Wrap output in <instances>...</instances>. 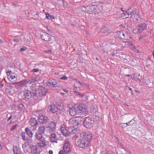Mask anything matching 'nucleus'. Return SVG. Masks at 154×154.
I'll list each match as a JSON object with an SVG mask.
<instances>
[{"label":"nucleus","mask_w":154,"mask_h":154,"mask_svg":"<svg viewBox=\"0 0 154 154\" xmlns=\"http://www.w3.org/2000/svg\"><path fill=\"white\" fill-rule=\"evenodd\" d=\"M13 150L14 154H21L20 149L17 146L14 147Z\"/></svg>","instance_id":"obj_23"},{"label":"nucleus","mask_w":154,"mask_h":154,"mask_svg":"<svg viewBox=\"0 0 154 154\" xmlns=\"http://www.w3.org/2000/svg\"><path fill=\"white\" fill-rule=\"evenodd\" d=\"M8 78L9 81L11 82L12 84L14 85L18 83L16 82H13L17 81V75L16 74L14 73H12L10 71L7 72Z\"/></svg>","instance_id":"obj_3"},{"label":"nucleus","mask_w":154,"mask_h":154,"mask_svg":"<svg viewBox=\"0 0 154 154\" xmlns=\"http://www.w3.org/2000/svg\"><path fill=\"white\" fill-rule=\"evenodd\" d=\"M133 32L134 34L140 33V30L137 26L133 30Z\"/></svg>","instance_id":"obj_36"},{"label":"nucleus","mask_w":154,"mask_h":154,"mask_svg":"<svg viewBox=\"0 0 154 154\" xmlns=\"http://www.w3.org/2000/svg\"><path fill=\"white\" fill-rule=\"evenodd\" d=\"M29 99V98H27L26 97H25L24 98V99L26 100H28Z\"/></svg>","instance_id":"obj_56"},{"label":"nucleus","mask_w":154,"mask_h":154,"mask_svg":"<svg viewBox=\"0 0 154 154\" xmlns=\"http://www.w3.org/2000/svg\"><path fill=\"white\" fill-rule=\"evenodd\" d=\"M16 107L15 105L14 104H13L11 106V108L12 109H14Z\"/></svg>","instance_id":"obj_52"},{"label":"nucleus","mask_w":154,"mask_h":154,"mask_svg":"<svg viewBox=\"0 0 154 154\" xmlns=\"http://www.w3.org/2000/svg\"><path fill=\"white\" fill-rule=\"evenodd\" d=\"M139 30H140V33L142 32L143 30L146 29V26L145 23H142L140 24L137 26Z\"/></svg>","instance_id":"obj_20"},{"label":"nucleus","mask_w":154,"mask_h":154,"mask_svg":"<svg viewBox=\"0 0 154 154\" xmlns=\"http://www.w3.org/2000/svg\"><path fill=\"white\" fill-rule=\"evenodd\" d=\"M77 110L83 115H86L88 112L87 106L84 104H80L76 106Z\"/></svg>","instance_id":"obj_2"},{"label":"nucleus","mask_w":154,"mask_h":154,"mask_svg":"<svg viewBox=\"0 0 154 154\" xmlns=\"http://www.w3.org/2000/svg\"><path fill=\"white\" fill-rule=\"evenodd\" d=\"M81 85H82V84L80 82H76L75 83V86H76V88H77V86L78 87H79Z\"/></svg>","instance_id":"obj_40"},{"label":"nucleus","mask_w":154,"mask_h":154,"mask_svg":"<svg viewBox=\"0 0 154 154\" xmlns=\"http://www.w3.org/2000/svg\"><path fill=\"white\" fill-rule=\"evenodd\" d=\"M69 113L72 116H74L76 114L77 111L75 108L72 107L70 108L69 109Z\"/></svg>","instance_id":"obj_22"},{"label":"nucleus","mask_w":154,"mask_h":154,"mask_svg":"<svg viewBox=\"0 0 154 154\" xmlns=\"http://www.w3.org/2000/svg\"><path fill=\"white\" fill-rule=\"evenodd\" d=\"M50 85H52L54 86L56 85L57 84V82L54 79H52L49 80L48 82Z\"/></svg>","instance_id":"obj_27"},{"label":"nucleus","mask_w":154,"mask_h":154,"mask_svg":"<svg viewBox=\"0 0 154 154\" xmlns=\"http://www.w3.org/2000/svg\"><path fill=\"white\" fill-rule=\"evenodd\" d=\"M51 141L52 143H57L58 139L57 138L56 134L54 133L51 134L50 137Z\"/></svg>","instance_id":"obj_17"},{"label":"nucleus","mask_w":154,"mask_h":154,"mask_svg":"<svg viewBox=\"0 0 154 154\" xmlns=\"http://www.w3.org/2000/svg\"><path fill=\"white\" fill-rule=\"evenodd\" d=\"M64 91L66 92H68V91H69L68 90H66V89H65L64 90Z\"/></svg>","instance_id":"obj_58"},{"label":"nucleus","mask_w":154,"mask_h":154,"mask_svg":"<svg viewBox=\"0 0 154 154\" xmlns=\"http://www.w3.org/2000/svg\"><path fill=\"white\" fill-rule=\"evenodd\" d=\"M129 89L130 90H131V91H132V89H131V88H130L129 87Z\"/></svg>","instance_id":"obj_62"},{"label":"nucleus","mask_w":154,"mask_h":154,"mask_svg":"<svg viewBox=\"0 0 154 154\" xmlns=\"http://www.w3.org/2000/svg\"><path fill=\"white\" fill-rule=\"evenodd\" d=\"M94 123L92 119L89 117H86L84 122V125L87 128H91Z\"/></svg>","instance_id":"obj_5"},{"label":"nucleus","mask_w":154,"mask_h":154,"mask_svg":"<svg viewBox=\"0 0 154 154\" xmlns=\"http://www.w3.org/2000/svg\"><path fill=\"white\" fill-rule=\"evenodd\" d=\"M150 83V80L148 79H146L145 80V83L147 85H148Z\"/></svg>","instance_id":"obj_44"},{"label":"nucleus","mask_w":154,"mask_h":154,"mask_svg":"<svg viewBox=\"0 0 154 154\" xmlns=\"http://www.w3.org/2000/svg\"><path fill=\"white\" fill-rule=\"evenodd\" d=\"M61 132L63 135L68 137L70 134V132L65 127H61L60 128Z\"/></svg>","instance_id":"obj_18"},{"label":"nucleus","mask_w":154,"mask_h":154,"mask_svg":"<svg viewBox=\"0 0 154 154\" xmlns=\"http://www.w3.org/2000/svg\"><path fill=\"white\" fill-rule=\"evenodd\" d=\"M60 95H63L64 94V93L61 92H60Z\"/></svg>","instance_id":"obj_57"},{"label":"nucleus","mask_w":154,"mask_h":154,"mask_svg":"<svg viewBox=\"0 0 154 154\" xmlns=\"http://www.w3.org/2000/svg\"><path fill=\"white\" fill-rule=\"evenodd\" d=\"M39 71V70L38 69H33L32 70V72H38Z\"/></svg>","instance_id":"obj_46"},{"label":"nucleus","mask_w":154,"mask_h":154,"mask_svg":"<svg viewBox=\"0 0 154 154\" xmlns=\"http://www.w3.org/2000/svg\"><path fill=\"white\" fill-rule=\"evenodd\" d=\"M39 81V79L37 77H32L31 78L28 80V83L29 84H32L35 82H38Z\"/></svg>","instance_id":"obj_21"},{"label":"nucleus","mask_w":154,"mask_h":154,"mask_svg":"<svg viewBox=\"0 0 154 154\" xmlns=\"http://www.w3.org/2000/svg\"><path fill=\"white\" fill-rule=\"evenodd\" d=\"M79 129L77 128H75L74 129H72L71 131L72 133L77 134L79 132Z\"/></svg>","instance_id":"obj_38"},{"label":"nucleus","mask_w":154,"mask_h":154,"mask_svg":"<svg viewBox=\"0 0 154 154\" xmlns=\"http://www.w3.org/2000/svg\"><path fill=\"white\" fill-rule=\"evenodd\" d=\"M43 134H41L38 133V132L37 133H36L35 134V137L38 140H42L44 139H45V138L43 137L42 136Z\"/></svg>","instance_id":"obj_25"},{"label":"nucleus","mask_w":154,"mask_h":154,"mask_svg":"<svg viewBox=\"0 0 154 154\" xmlns=\"http://www.w3.org/2000/svg\"><path fill=\"white\" fill-rule=\"evenodd\" d=\"M21 136L22 137L23 139V140H27V139L26 137L25 133H22L21 134Z\"/></svg>","instance_id":"obj_41"},{"label":"nucleus","mask_w":154,"mask_h":154,"mask_svg":"<svg viewBox=\"0 0 154 154\" xmlns=\"http://www.w3.org/2000/svg\"><path fill=\"white\" fill-rule=\"evenodd\" d=\"M14 42H19V40L18 39H16L13 40Z\"/></svg>","instance_id":"obj_53"},{"label":"nucleus","mask_w":154,"mask_h":154,"mask_svg":"<svg viewBox=\"0 0 154 154\" xmlns=\"http://www.w3.org/2000/svg\"><path fill=\"white\" fill-rule=\"evenodd\" d=\"M19 109L20 110H24L25 107L22 104H20L19 106Z\"/></svg>","instance_id":"obj_39"},{"label":"nucleus","mask_w":154,"mask_h":154,"mask_svg":"<svg viewBox=\"0 0 154 154\" xmlns=\"http://www.w3.org/2000/svg\"><path fill=\"white\" fill-rule=\"evenodd\" d=\"M80 136L81 139L75 141V144L82 148L86 149L89 146L92 137L91 134L89 132L82 133Z\"/></svg>","instance_id":"obj_1"},{"label":"nucleus","mask_w":154,"mask_h":154,"mask_svg":"<svg viewBox=\"0 0 154 154\" xmlns=\"http://www.w3.org/2000/svg\"><path fill=\"white\" fill-rule=\"evenodd\" d=\"M92 120L94 122H97L99 120V117L97 115V114H92Z\"/></svg>","instance_id":"obj_28"},{"label":"nucleus","mask_w":154,"mask_h":154,"mask_svg":"<svg viewBox=\"0 0 154 154\" xmlns=\"http://www.w3.org/2000/svg\"><path fill=\"white\" fill-rule=\"evenodd\" d=\"M51 50H46L45 51V52L47 53H51Z\"/></svg>","instance_id":"obj_50"},{"label":"nucleus","mask_w":154,"mask_h":154,"mask_svg":"<svg viewBox=\"0 0 154 154\" xmlns=\"http://www.w3.org/2000/svg\"><path fill=\"white\" fill-rule=\"evenodd\" d=\"M90 112L92 114H97L98 113L97 107L95 105H92L90 107Z\"/></svg>","instance_id":"obj_16"},{"label":"nucleus","mask_w":154,"mask_h":154,"mask_svg":"<svg viewBox=\"0 0 154 154\" xmlns=\"http://www.w3.org/2000/svg\"><path fill=\"white\" fill-rule=\"evenodd\" d=\"M63 149L65 152H69L71 151V147L70 142L68 139L64 141V143L63 147Z\"/></svg>","instance_id":"obj_12"},{"label":"nucleus","mask_w":154,"mask_h":154,"mask_svg":"<svg viewBox=\"0 0 154 154\" xmlns=\"http://www.w3.org/2000/svg\"><path fill=\"white\" fill-rule=\"evenodd\" d=\"M24 95L25 96H32L31 91L28 90H25L24 91Z\"/></svg>","instance_id":"obj_32"},{"label":"nucleus","mask_w":154,"mask_h":154,"mask_svg":"<svg viewBox=\"0 0 154 154\" xmlns=\"http://www.w3.org/2000/svg\"><path fill=\"white\" fill-rule=\"evenodd\" d=\"M108 28L106 27H102L101 29V32L103 33H105L106 32L108 31Z\"/></svg>","instance_id":"obj_33"},{"label":"nucleus","mask_w":154,"mask_h":154,"mask_svg":"<svg viewBox=\"0 0 154 154\" xmlns=\"http://www.w3.org/2000/svg\"><path fill=\"white\" fill-rule=\"evenodd\" d=\"M30 149L32 154H39L40 153V151L36 146L30 145Z\"/></svg>","instance_id":"obj_13"},{"label":"nucleus","mask_w":154,"mask_h":154,"mask_svg":"<svg viewBox=\"0 0 154 154\" xmlns=\"http://www.w3.org/2000/svg\"><path fill=\"white\" fill-rule=\"evenodd\" d=\"M57 105H58V106H61L62 103H60L58 104H57Z\"/></svg>","instance_id":"obj_59"},{"label":"nucleus","mask_w":154,"mask_h":154,"mask_svg":"<svg viewBox=\"0 0 154 154\" xmlns=\"http://www.w3.org/2000/svg\"><path fill=\"white\" fill-rule=\"evenodd\" d=\"M128 11L129 13L131 15V18L133 19L134 18L137 20L138 12L135 8H129L128 9Z\"/></svg>","instance_id":"obj_6"},{"label":"nucleus","mask_w":154,"mask_h":154,"mask_svg":"<svg viewBox=\"0 0 154 154\" xmlns=\"http://www.w3.org/2000/svg\"><path fill=\"white\" fill-rule=\"evenodd\" d=\"M42 39L45 41H48L51 38L50 35L48 33L46 32L42 33L41 35Z\"/></svg>","instance_id":"obj_14"},{"label":"nucleus","mask_w":154,"mask_h":154,"mask_svg":"<svg viewBox=\"0 0 154 154\" xmlns=\"http://www.w3.org/2000/svg\"><path fill=\"white\" fill-rule=\"evenodd\" d=\"M134 119H133L131 120V121H130V122H128V123H121L120 125H126L125 126L126 127L128 126V125H131L132 124H133L134 122H133L132 124H130V122H132L133 121V120Z\"/></svg>","instance_id":"obj_37"},{"label":"nucleus","mask_w":154,"mask_h":154,"mask_svg":"<svg viewBox=\"0 0 154 154\" xmlns=\"http://www.w3.org/2000/svg\"><path fill=\"white\" fill-rule=\"evenodd\" d=\"M67 77L66 76H64L60 78V79L63 80H66L67 79Z\"/></svg>","instance_id":"obj_47"},{"label":"nucleus","mask_w":154,"mask_h":154,"mask_svg":"<svg viewBox=\"0 0 154 154\" xmlns=\"http://www.w3.org/2000/svg\"><path fill=\"white\" fill-rule=\"evenodd\" d=\"M117 35L121 39L128 40V33L124 31L118 32H117Z\"/></svg>","instance_id":"obj_7"},{"label":"nucleus","mask_w":154,"mask_h":154,"mask_svg":"<svg viewBox=\"0 0 154 154\" xmlns=\"http://www.w3.org/2000/svg\"><path fill=\"white\" fill-rule=\"evenodd\" d=\"M25 131L26 133L29 137H32L33 133L28 128H26L25 129Z\"/></svg>","instance_id":"obj_26"},{"label":"nucleus","mask_w":154,"mask_h":154,"mask_svg":"<svg viewBox=\"0 0 154 154\" xmlns=\"http://www.w3.org/2000/svg\"><path fill=\"white\" fill-rule=\"evenodd\" d=\"M40 142L38 143V146L40 147H44L46 146V143L45 142V139H44L43 140H40Z\"/></svg>","instance_id":"obj_29"},{"label":"nucleus","mask_w":154,"mask_h":154,"mask_svg":"<svg viewBox=\"0 0 154 154\" xmlns=\"http://www.w3.org/2000/svg\"><path fill=\"white\" fill-rule=\"evenodd\" d=\"M48 108L50 111L53 113L56 112L58 110V109L57 106L53 104L49 106Z\"/></svg>","instance_id":"obj_15"},{"label":"nucleus","mask_w":154,"mask_h":154,"mask_svg":"<svg viewBox=\"0 0 154 154\" xmlns=\"http://www.w3.org/2000/svg\"><path fill=\"white\" fill-rule=\"evenodd\" d=\"M4 85V83H3L2 82H0V88H2Z\"/></svg>","instance_id":"obj_49"},{"label":"nucleus","mask_w":154,"mask_h":154,"mask_svg":"<svg viewBox=\"0 0 154 154\" xmlns=\"http://www.w3.org/2000/svg\"><path fill=\"white\" fill-rule=\"evenodd\" d=\"M45 14L46 18L48 19L51 20L54 18V17L53 16L50 14H48L47 13H46Z\"/></svg>","instance_id":"obj_35"},{"label":"nucleus","mask_w":154,"mask_h":154,"mask_svg":"<svg viewBox=\"0 0 154 154\" xmlns=\"http://www.w3.org/2000/svg\"><path fill=\"white\" fill-rule=\"evenodd\" d=\"M69 152H65L64 150H60L59 153V154H68Z\"/></svg>","instance_id":"obj_43"},{"label":"nucleus","mask_w":154,"mask_h":154,"mask_svg":"<svg viewBox=\"0 0 154 154\" xmlns=\"http://www.w3.org/2000/svg\"><path fill=\"white\" fill-rule=\"evenodd\" d=\"M121 123H120L119 124V125L120 126H121V127L122 128H125L126 127V126L125 125H120Z\"/></svg>","instance_id":"obj_55"},{"label":"nucleus","mask_w":154,"mask_h":154,"mask_svg":"<svg viewBox=\"0 0 154 154\" xmlns=\"http://www.w3.org/2000/svg\"><path fill=\"white\" fill-rule=\"evenodd\" d=\"M38 120L41 123L45 124L49 121V119L47 117L42 114H39L38 115Z\"/></svg>","instance_id":"obj_9"},{"label":"nucleus","mask_w":154,"mask_h":154,"mask_svg":"<svg viewBox=\"0 0 154 154\" xmlns=\"http://www.w3.org/2000/svg\"><path fill=\"white\" fill-rule=\"evenodd\" d=\"M127 76H130V75H126Z\"/></svg>","instance_id":"obj_64"},{"label":"nucleus","mask_w":154,"mask_h":154,"mask_svg":"<svg viewBox=\"0 0 154 154\" xmlns=\"http://www.w3.org/2000/svg\"><path fill=\"white\" fill-rule=\"evenodd\" d=\"M90 8L92 12L95 14L100 13L102 10V8L101 6L92 5L90 7Z\"/></svg>","instance_id":"obj_8"},{"label":"nucleus","mask_w":154,"mask_h":154,"mask_svg":"<svg viewBox=\"0 0 154 154\" xmlns=\"http://www.w3.org/2000/svg\"><path fill=\"white\" fill-rule=\"evenodd\" d=\"M45 130V128L44 126H40L39 127L38 132L41 134H44Z\"/></svg>","instance_id":"obj_24"},{"label":"nucleus","mask_w":154,"mask_h":154,"mask_svg":"<svg viewBox=\"0 0 154 154\" xmlns=\"http://www.w3.org/2000/svg\"><path fill=\"white\" fill-rule=\"evenodd\" d=\"M29 143L28 142H25L22 145V148L23 150L25 153L29 152V148L28 147Z\"/></svg>","instance_id":"obj_19"},{"label":"nucleus","mask_w":154,"mask_h":154,"mask_svg":"<svg viewBox=\"0 0 154 154\" xmlns=\"http://www.w3.org/2000/svg\"><path fill=\"white\" fill-rule=\"evenodd\" d=\"M82 121L81 117H79L75 119H70L69 121V127L71 128L74 127L79 125V124Z\"/></svg>","instance_id":"obj_4"},{"label":"nucleus","mask_w":154,"mask_h":154,"mask_svg":"<svg viewBox=\"0 0 154 154\" xmlns=\"http://www.w3.org/2000/svg\"><path fill=\"white\" fill-rule=\"evenodd\" d=\"M82 99L84 101H86L88 100L87 97H82Z\"/></svg>","instance_id":"obj_48"},{"label":"nucleus","mask_w":154,"mask_h":154,"mask_svg":"<svg viewBox=\"0 0 154 154\" xmlns=\"http://www.w3.org/2000/svg\"><path fill=\"white\" fill-rule=\"evenodd\" d=\"M39 92L41 95L42 96H45L46 93V90L43 87H41V89Z\"/></svg>","instance_id":"obj_31"},{"label":"nucleus","mask_w":154,"mask_h":154,"mask_svg":"<svg viewBox=\"0 0 154 154\" xmlns=\"http://www.w3.org/2000/svg\"><path fill=\"white\" fill-rule=\"evenodd\" d=\"M12 118V116H11L8 119V120H9L10 119Z\"/></svg>","instance_id":"obj_60"},{"label":"nucleus","mask_w":154,"mask_h":154,"mask_svg":"<svg viewBox=\"0 0 154 154\" xmlns=\"http://www.w3.org/2000/svg\"><path fill=\"white\" fill-rule=\"evenodd\" d=\"M152 54H153V57H154V51H153V52Z\"/></svg>","instance_id":"obj_63"},{"label":"nucleus","mask_w":154,"mask_h":154,"mask_svg":"<svg viewBox=\"0 0 154 154\" xmlns=\"http://www.w3.org/2000/svg\"><path fill=\"white\" fill-rule=\"evenodd\" d=\"M17 126V125H14L11 128V131H13L14 130V129H15L16 128Z\"/></svg>","instance_id":"obj_45"},{"label":"nucleus","mask_w":154,"mask_h":154,"mask_svg":"<svg viewBox=\"0 0 154 154\" xmlns=\"http://www.w3.org/2000/svg\"><path fill=\"white\" fill-rule=\"evenodd\" d=\"M18 83L20 86H22L26 85V84L28 83L27 81L24 80Z\"/></svg>","instance_id":"obj_34"},{"label":"nucleus","mask_w":154,"mask_h":154,"mask_svg":"<svg viewBox=\"0 0 154 154\" xmlns=\"http://www.w3.org/2000/svg\"><path fill=\"white\" fill-rule=\"evenodd\" d=\"M29 123L31 126V128L33 131L35 130L38 125V123L35 118H32L29 121Z\"/></svg>","instance_id":"obj_10"},{"label":"nucleus","mask_w":154,"mask_h":154,"mask_svg":"<svg viewBox=\"0 0 154 154\" xmlns=\"http://www.w3.org/2000/svg\"><path fill=\"white\" fill-rule=\"evenodd\" d=\"M85 7H83V8H82V10H83V11H84V10H85Z\"/></svg>","instance_id":"obj_61"},{"label":"nucleus","mask_w":154,"mask_h":154,"mask_svg":"<svg viewBox=\"0 0 154 154\" xmlns=\"http://www.w3.org/2000/svg\"><path fill=\"white\" fill-rule=\"evenodd\" d=\"M46 128L49 132H54L56 129V124L55 122H52L49 124L48 126Z\"/></svg>","instance_id":"obj_11"},{"label":"nucleus","mask_w":154,"mask_h":154,"mask_svg":"<svg viewBox=\"0 0 154 154\" xmlns=\"http://www.w3.org/2000/svg\"><path fill=\"white\" fill-rule=\"evenodd\" d=\"M74 93L75 94L77 95H79L80 96H83L84 95L80 93L79 92H77L76 91H74Z\"/></svg>","instance_id":"obj_42"},{"label":"nucleus","mask_w":154,"mask_h":154,"mask_svg":"<svg viewBox=\"0 0 154 154\" xmlns=\"http://www.w3.org/2000/svg\"><path fill=\"white\" fill-rule=\"evenodd\" d=\"M123 13L122 14V17L124 18H126L128 17L130 15V13L128 12V11H123Z\"/></svg>","instance_id":"obj_30"},{"label":"nucleus","mask_w":154,"mask_h":154,"mask_svg":"<svg viewBox=\"0 0 154 154\" xmlns=\"http://www.w3.org/2000/svg\"><path fill=\"white\" fill-rule=\"evenodd\" d=\"M49 154H53V152L52 150H50L49 151Z\"/></svg>","instance_id":"obj_54"},{"label":"nucleus","mask_w":154,"mask_h":154,"mask_svg":"<svg viewBox=\"0 0 154 154\" xmlns=\"http://www.w3.org/2000/svg\"><path fill=\"white\" fill-rule=\"evenodd\" d=\"M26 48H21L20 49V51H25L26 50Z\"/></svg>","instance_id":"obj_51"}]
</instances>
